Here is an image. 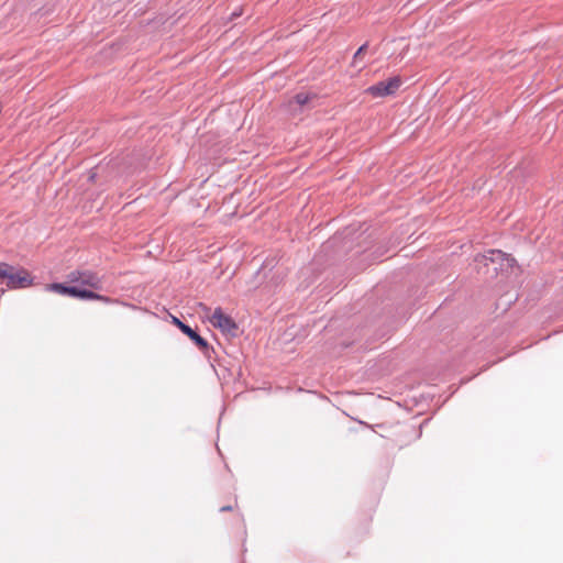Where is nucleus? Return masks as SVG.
I'll use <instances>...</instances> for the list:
<instances>
[{
    "mask_svg": "<svg viewBox=\"0 0 563 563\" xmlns=\"http://www.w3.org/2000/svg\"><path fill=\"white\" fill-rule=\"evenodd\" d=\"M68 282L88 286L93 289H101V279L91 271H73L67 276Z\"/></svg>",
    "mask_w": 563,
    "mask_h": 563,
    "instance_id": "obj_5",
    "label": "nucleus"
},
{
    "mask_svg": "<svg viewBox=\"0 0 563 563\" xmlns=\"http://www.w3.org/2000/svg\"><path fill=\"white\" fill-rule=\"evenodd\" d=\"M475 262L485 266L488 263L499 264V269H504L505 267H512L516 260L500 250H488L484 254L477 255ZM497 269L498 267L494 268V271Z\"/></svg>",
    "mask_w": 563,
    "mask_h": 563,
    "instance_id": "obj_3",
    "label": "nucleus"
},
{
    "mask_svg": "<svg viewBox=\"0 0 563 563\" xmlns=\"http://www.w3.org/2000/svg\"><path fill=\"white\" fill-rule=\"evenodd\" d=\"M205 316L208 318L209 322L214 327L221 330L223 334L230 338H235L239 334V327L235 321L228 314H225L220 307L216 308L211 311V308L207 307L203 303H200Z\"/></svg>",
    "mask_w": 563,
    "mask_h": 563,
    "instance_id": "obj_1",
    "label": "nucleus"
},
{
    "mask_svg": "<svg viewBox=\"0 0 563 563\" xmlns=\"http://www.w3.org/2000/svg\"><path fill=\"white\" fill-rule=\"evenodd\" d=\"M310 99H311L310 95L305 93V92H299L294 97L292 102H295L299 107H303L310 101Z\"/></svg>",
    "mask_w": 563,
    "mask_h": 563,
    "instance_id": "obj_9",
    "label": "nucleus"
},
{
    "mask_svg": "<svg viewBox=\"0 0 563 563\" xmlns=\"http://www.w3.org/2000/svg\"><path fill=\"white\" fill-rule=\"evenodd\" d=\"M51 291L76 298L78 286H67L60 283H53L46 286Z\"/></svg>",
    "mask_w": 563,
    "mask_h": 563,
    "instance_id": "obj_7",
    "label": "nucleus"
},
{
    "mask_svg": "<svg viewBox=\"0 0 563 563\" xmlns=\"http://www.w3.org/2000/svg\"><path fill=\"white\" fill-rule=\"evenodd\" d=\"M401 79L398 76L391 77L387 80L378 81L377 84L367 88V93L373 97H385L394 95L400 87Z\"/></svg>",
    "mask_w": 563,
    "mask_h": 563,
    "instance_id": "obj_4",
    "label": "nucleus"
},
{
    "mask_svg": "<svg viewBox=\"0 0 563 563\" xmlns=\"http://www.w3.org/2000/svg\"><path fill=\"white\" fill-rule=\"evenodd\" d=\"M368 43H364L362 46L358 47V49L355 52L353 56V60L356 62L357 58L367 49Z\"/></svg>",
    "mask_w": 563,
    "mask_h": 563,
    "instance_id": "obj_10",
    "label": "nucleus"
},
{
    "mask_svg": "<svg viewBox=\"0 0 563 563\" xmlns=\"http://www.w3.org/2000/svg\"><path fill=\"white\" fill-rule=\"evenodd\" d=\"M229 510H232V506H224V507H221L220 508V511L223 512V511H229Z\"/></svg>",
    "mask_w": 563,
    "mask_h": 563,
    "instance_id": "obj_11",
    "label": "nucleus"
},
{
    "mask_svg": "<svg viewBox=\"0 0 563 563\" xmlns=\"http://www.w3.org/2000/svg\"><path fill=\"white\" fill-rule=\"evenodd\" d=\"M0 278L7 279L10 289L26 288L33 284L32 276L23 268L14 271V267L0 262Z\"/></svg>",
    "mask_w": 563,
    "mask_h": 563,
    "instance_id": "obj_2",
    "label": "nucleus"
},
{
    "mask_svg": "<svg viewBox=\"0 0 563 563\" xmlns=\"http://www.w3.org/2000/svg\"><path fill=\"white\" fill-rule=\"evenodd\" d=\"M76 298H80L84 300H101L103 302H111V299L109 297L99 295L91 290L81 289L80 287H78V289H77Z\"/></svg>",
    "mask_w": 563,
    "mask_h": 563,
    "instance_id": "obj_8",
    "label": "nucleus"
},
{
    "mask_svg": "<svg viewBox=\"0 0 563 563\" xmlns=\"http://www.w3.org/2000/svg\"><path fill=\"white\" fill-rule=\"evenodd\" d=\"M173 323L176 324L179 330L186 334L200 350L207 351L209 345L206 339L200 336L194 329H191L188 324L180 321L178 318L173 317ZM208 354V352H203Z\"/></svg>",
    "mask_w": 563,
    "mask_h": 563,
    "instance_id": "obj_6",
    "label": "nucleus"
}]
</instances>
